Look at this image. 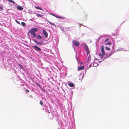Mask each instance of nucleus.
<instances>
[{"mask_svg": "<svg viewBox=\"0 0 129 129\" xmlns=\"http://www.w3.org/2000/svg\"><path fill=\"white\" fill-rule=\"evenodd\" d=\"M38 30L37 28H34L32 29L30 31V33L31 34L35 33Z\"/></svg>", "mask_w": 129, "mask_h": 129, "instance_id": "obj_1", "label": "nucleus"}, {"mask_svg": "<svg viewBox=\"0 0 129 129\" xmlns=\"http://www.w3.org/2000/svg\"><path fill=\"white\" fill-rule=\"evenodd\" d=\"M73 43L76 46H78L80 45L79 42L76 40H73Z\"/></svg>", "mask_w": 129, "mask_h": 129, "instance_id": "obj_2", "label": "nucleus"}, {"mask_svg": "<svg viewBox=\"0 0 129 129\" xmlns=\"http://www.w3.org/2000/svg\"><path fill=\"white\" fill-rule=\"evenodd\" d=\"M34 41L37 44H39L40 45H43V42H38L37 41L35 40H34Z\"/></svg>", "mask_w": 129, "mask_h": 129, "instance_id": "obj_3", "label": "nucleus"}, {"mask_svg": "<svg viewBox=\"0 0 129 129\" xmlns=\"http://www.w3.org/2000/svg\"><path fill=\"white\" fill-rule=\"evenodd\" d=\"M43 33L45 36V37L47 38L48 37V34L47 32L44 30H43Z\"/></svg>", "mask_w": 129, "mask_h": 129, "instance_id": "obj_4", "label": "nucleus"}, {"mask_svg": "<svg viewBox=\"0 0 129 129\" xmlns=\"http://www.w3.org/2000/svg\"><path fill=\"white\" fill-rule=\"evenodd\" d=\"M33 47H34L35 49L37 50L38 51H40L41 50V49L39 48V47L36 46H34Z\"/></svg>", "mask_w": 129, "mask_h": 129, "instance_id": "obj_5", "label": "nucleus"}, {"mask_svg": "<svg viewBox=\"0 0 129 129\" xmlns=\"http://www.w3.org/2000/svg\"><path fill=\"white\" fill-rule=\"evenodd\" d=\"M84 65L78 67V70L79 71H80L84 69Z\"/></svg>", "mask_w": 129, "mask_h": 129, "instance_id": "obj_6", "label": "nucleus"}, {"mask_svg": "<svg viewBox=\"0 0 129 129\" xmlns=\"http://www.w3.org/2000/svg\"><path fill=\"white\" fill-rule=\"evenodd\" d=\"M101 50L103 55H105V52L103 46H102L101 48Z\"/></svg>", "mask_w": 129, "mask_h": 129, "instance_id": "obj_7", "label": "nucleus"}, {"mask_svg": "<svg viewBox=\"0 0 129 129\" xmlns=\"http://www.w3.org/2000/svg\"><path fill=\"white\" fill-rule=\"evenodd\" d=\"M17 9L19 10H23V8L20 6L17 7Z\"/></svg>", "mask_w": 129, "mask_h": 129, "instance_id": "obj_8", "label": "nucleus"}, {"mask_svg": "<svg viewBox=\"0 0 129 129\" xmlns=\"http://www.w3.org/2000/svg\"><path fill=\"white\" fill-rule=\"evenodd\" d=\"M68 85L71 87H73L74 86V84L73 83H70L68 84Z\"/></svg>", "mask_w": 129, "mask_h": 129, "instance_id": "obj_9", "label": "nucleus"}, {"mask_svg": "<svg viewBox=\"0 0 129 129\" xmlns=\"http://www.w3.org/2000/svg\"><path fill=\"white\" fill-rule=\"evenodd\" d=\"M84 48L86 50L89 49L88 46L86 45H84Z\"/></svg>", "mask_w": 129, "mask_h": 129, "instance_id": "obj_10", "label": "nucleus"}, {"mask_svg": "<svg viewBox=\"0 0 129 129\" xmlns=\"http://www.w3.org/2000/svg\"><path fill=\"white\" fill-rule=\"evenodd\" d=\"M35 7L37 9H39V10H43V9L42 8H41L40 7H37L36 6H35Z\"/></svg>", "mask_w": 129, "mask_h": 129, "instance_id": "obj_11", "label": "nucleus"}, {"mask_svg": "<svg viewBox=\"0 0 129 129\" xmlns=\"http://www.w3.org/2000/svg\"><path fill=\"white\" fill-rule=\"evenodd\" d=\"M36 15L38 17H42V16H43V15H42L41 14H36Z\"/></svg>", "mask_w": 129, "mask_h": 129, "instance_id": "obj_12", "label": "nucleus"}, {"mask_svg": "<svg viewBox=\"0 0 129 129\" xmlns=\"http://www.w3.org/2000/svg\"><path fill=\"white\" fill-rule=\"evenodd\" d=\"M112 44L110 42H109L106 43L105 44V45H111Z\"/></svg>", "mask_w": 129, "mask_h": 129, "instance_id": "obj_13", "label": "nucleus"}, {"mask_svg": "<svg viewBox=\"0 0 129 129\" xmlns=\"http://www.w3.org/2000/svg\"><path fill=\"white\" fill-rule=\"evenodd\" d=\"M98 63H96L94 62L93 64V66L96 67L98 66Z\"/></svg>", "mask_w": 129, "mask_h": 129, "instance_id": "obj_14", "label": "nucleus"}, {"mask_svg": "<svg viewBox=\"0 0 129 129\" xmlns=\"http://www.w3.org/2000/svg\"><path fill=\"white\" fill-rule=\"evenodd\" d=\"M105 49L107 51H109V50H110V49L107 46L105 47Z\"/></svg>", "mask_w": 129, "mask_h": 129, "instance_id": "obj_15", "label": "nucleus"}, {"mask_svg": "<svg viewBox=\"0 0 129 129\" xmlns=\"http://www.w3.org/2000/svg\"><path fill=\"white\" fill-rule=\"evenodd\" d=\"M86 51L87 53V54L88 55L90 52V51L89 50V49L86 50Z\"/></svg>", "mask_w": 129, "mask_h": 129, "instance_id": "obj_16", "label": "nucleus"}, {"mask_svg": "<svg viewBox=\"0 0 129 129\" xmlns=\"http://www.w3.org/2000/svg\"><path fill=\"white\" fill-rule=\"evenodd\" d=\"M37 38L38 39H41L42 38L41 36L40 35L38 36L37 37Z\"/></svg>", "mask_w": 129, "mask_h": 129, "instance_id": "obj_17", "label": "nucleus"}, {"mask_svg": "<svg viewBox=\"0 0 129 129\" xmlns=\"http://www.w3.org/2000/svg\"><path fill=\"white\" fill-rule=\"evenodd\" d=\"M8 0L9 2H10L11 3H12L13 4H15V2L14 1H13L12 0Z\"/></svg>", "mask_w": 129, "mask_h": 129, "instance_id": "obj_18", "label": "nucleus"}, {"mask_svg": "<svg viewBox=\"0 0 129 129\" xmlns=\"http://www.w3.org/2000/svg\"><path fill=\"white\" fill-rule=\"evenodd\" d=\"M21 24L22 26H24L25 25V22H22L21 23Z\"/></svg>", "mask_w": 129, "mask_h": 129, "instance_id": "obj_19", "label": "nucleus"}, {"mask_svg": "<svg viewBox=\"0 0 129 129\" xmlns=\"http://www.w3.org/2000/svg\"><path fill=\"white\" fill-rule=\"evenodd\" d=\"M31 34H32L33 36L34 37H35L36 36V35L35 33Z\"/></svg>", "mask_w": 129, "mask_h": 129, "instance_id": "obj_20", "label": "nucleus"}, {"mask_svg": "<svg viewBox=\"0 0 129 129\" xmlns=\"http://www.w3.org/2000/svg\"><path fill=\"white\" fill-rule=\"evenodd\" d=\"M99 55L101 56V58L102 59L103 58V55H102L101 53H99Z\"/></svg>", "mask_w": 129, "mask_h": 129, "instance_id": "obj_21", "label": "nucleus"}, {"mask_svg": "<svg viewBox=\"0 0 129 129\" xmlns=\"http://www.w3.org/2000/svg\"><path fill=\"white\" fill-rule=\"evenodd\" d=\"M57 18H61V19L64 18V17H59V16H57Z\"/></svg>", "mask_w": 129, "mask_h": 129, "instance_id": "obj_22", "label": "nucleus"}, {"mask_svg": "<svg viewBox=\"0 0 129 129\" xmlns=\"http://www.w3.org/2000/svg\"><path fill=\"white\" fill-rule=\"evenodd\" d=\"M40 104L42 105V106L43 105V103L42 102V101H41L40 102Z\"/></svg>", "mask_w": 129, "mask_h": 129, "instance_id": "obj_23", "label": "nucleus"}, {"mask_svg": "<svg viewBox=\"0 0 129 129\" xmlns=\"http://www.w3.org/2000/svg\"><path fill=\"white\" fill-rule=\"evenodd\" d=\"M109 39H106V40H105V42H106L107 41H109Z\"/></svg>", "mask_w": 129, "mask_h": 129, "instance_id": "obj_24", "label": "nucleus"}, {"mask_svg": "<svg viewBox=\"0 0 129 129\" xmlns=\"http://www.w3.org/2000/svg\"><path fill=\"white\" fill-rule=\"evenodd\" d=\"M3 10V8L2 7H0V11L2 10Z\"/></svg>", "mask_w": 129, "mask_h": 129, "instance_id": "obj_25", "label": "nucleus"}, {"mask_svg": "<svg viewBox=\"0 0 129 129\" xmlns=\"http://www.w3.org/2000/svg\"><path fill=\"white\" fill-rule=\"evenodd\" d=\"M15 21L18 24H20V23L17 20H16Z\"/></svg>", "mask_w": 129, "mask_h": 129, "instance_id": "obj_26", "label": "nucleus"}, {"mask_svg": "<svg viewBox=\"0 0 129 129\" xmlns=\"http://www.w3.org/2000/svg\"><path fill=\"white\" fill-rule=\"evenodd\" d=\"M91 67V64H90L89 66V68Z\"/></svg>", "mask_w": 129, "mask_h": 129, "instance_id": "obj_27", "label": "nucleus"}, {"mask_svg": "<svg viewBox=\"0 0 129 129\" xmlns=\"http://www.w3.org/2000/svg\"><path fill=\"white\" fill-rule=\"evenodd\" d=\"M26 91L27 92H29V91L28 90H26Z\"/></svg>", "mask_w": 129, "mask_h": 129, "instance_id": "obj_28", "label": "nucleus"}, {"mask_svg": "<svg viewBox=\"0 0 129 129\" xmlns=\"http://www.w3.org/2000/svg\"><path fill=\"white\" fill-rule=\"evenodd\" d=\"M49 22V23L50 24H52V23H51L50 22Z\"/></svg>", "mask_w": 129, "mask_h": 129, "instance_id": "obj_29", "label": "nucleus"}, {"mask_svg": "<svg viewBox=\"0 0 129 129\" xmlns=\"http://www.w3.org/2000/svg\"><path fill=\"white\" fill-rule=\"evenodd\" d=\"M52 25H53V26H55V25L54 24L52 23Z\"/></svg>", "mask_w": 129, "mask_h": 129, "instance_id": "obj_30", "label": "nucleus"}, {"mask_svg": "<svg viewBox=\"0 0 129 129\" xmlns=\"http://www.w3.org/2000/svg\"><path fill=\"white\" fill-rule=\"evenodd\" d=\"M112 54H113V53H111L110 54V55H109V56H110V55H112Z\"/></svg>", "mask_w": 129, "mask_h": 129, "instance_id": "obj_31", "label": "nucleus"}, {"mask_svg": "<svg viewBox=\"0 0 129 129\" xmlns=\"http://www.w3.org/2000/svg\"><path fill=\"white\" fill-rule=\"evenodd\" d=\"M39 86H40V85L39 84H38L37 85Z\"/></svg>", "mask_w": 129, "mask_h": 129, "instance_id": "obj_32", "label": "nucleus"}, {"mask_svg": "<svg viewBox=\"0 0 129 129\" xmlns=\"http://www.w3.org/2000/svg\"><path fill=\"white\" fill-rule=\"evenodd\" d=\"M53 15V16H55V17H56V16L55 15Z\"/></svg>", "mask_w": 129, "mask_h": 129, "instance_id": "obj_33", "label": "nucleus"}, {"mask_svg": "<svg viewBox=\"0 0 129 129\" xmlns=\"http://www.w3.org/2000/svg\"><path fill=\"white\" fill-rule=\"evenodd\" d=\"M89 57H88V59H87V60H88L89 59Z\"/></svg>", "mask_w": 129, "mask_h": 129, "instance_id": "obj_34", "label": "nucleus"}, {"mask_svg": "<svg viewBox=\"0 0 129 129\" xmlns=\"http://www.w3.org/2000/svg\"><path fill=\"white\" fill-rule=\"evenodd\" d=\"M20 65V67H22V66H21V65Z\"/></svg>", "mask_w": 129, "mask_h": 129, "instance_id": "obj_35", "label": "nucleus"}, {"mask_svg": "<svg viewBox=\"0 0 129 129\" xmlns=\"http://www.w3.org/2000/svg\"><path fill=\"white\" fill-rule=\"evenodd\" d=\"M42 89V90H43L44 91V90L43 89Z\"/></svg>", "mask_w": 129, "mask_h": 129, "instance_id": "obj_36", "label": "nucleus"}]
</instances>
